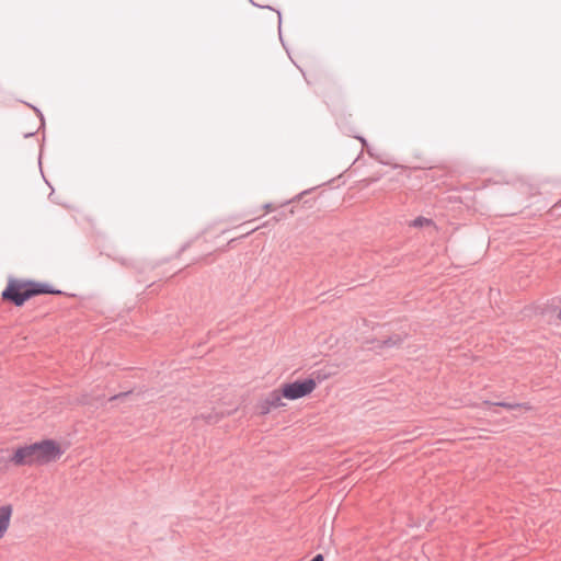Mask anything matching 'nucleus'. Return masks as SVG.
<instances>
[{"label":"nucleus","mask_w":561,"mask_h":561,"mask_svg":"<svg viewBox=\"0 0 561 561\" xmlns=\"http://www.w3.org/2000/svg\"><path fill=\"white\" fill-rule=\"evenodd\" d=\"M64 454L65 448L60 442L46 438L16 447L10 461L16 467L44 466L59 460Z\"/></svg>","instance_id":"nucleus-1"},{"label":"nucleus","mask_w":561,"mask_h":561,"mask_svg":"<svg viewBox=\"0 0 561 561\" xmlns=\"http://www.w3.org/2000/svg\"><path fill=\"white\" fill-rule=\"evenodd\" d=\"M59 290L50 289L45 284L31 280L10 278L1 297L3 300L12 301L15 306H22L27 299L41 294H59Z\"/></svg>","instance_id":"nucleus-2"},{"label":"nucleus","mask_w":561,"mask_h":561,"mask_svg":"<svg viewBox=\"0 0 561 561\" xmlns=\"http://www.w3.org/2000/svg\"><path fill=\"white\" fill-rule=\"evenodd\" d=\"M280 387L285 399L295 401L309 397L316 390L317 381L313 378L297 379L291 382H284Z\"/></svg>","instance_id":"nucleus-3"},{"label":"nucleus","mask_w":561,"mask_h":561,"mask_svg":"<svg viewBox=\"0 0 561 561\" xmlns=\"http://www.w3.org/2000/svg\"><path fill=\"white\" fill-rule=\"evenodd\" d=\"M13 513L14 508L11 503L0 505V541L7 537L11 528Z\"/></svg>","instance_id":"nucleus-4"},{"label":"nucleus","mask_w":561,"mask_h":561,"mask_svg":"<svg viewBox=\"0 0 561 561\" xmlns=\"http://www.w3.org/2000/svg\"><path fill=\"white\" fill-rule=\"evenodd\" d=\"M266 398L270 401V407H273L275 410L286 407V399L285 396H283V389L280 386L277 389L271 391Z\"/></svg>","instance_id":"nucleus-5"},{"label":"nucleus","mask_w":561,"mask_h":561,"mask_svg":"<svg viewBox=\"0 0 561 561\" xmlns=\"http://www.w3.org/2000/svg\"><path fill=\"white\" fill-rule=\"evenodd\" d=\"M485 404H491L490 402H485ZM493 405H497L504 408L506 410H525L529 411L531 408L527 403H510V402H496L492 403Z\"/></svg>","instance_id":"nucleus-6"},{"label":"nucleus","mask_w":561,"mask_h":561,"mask_svg":"<svg viewBox=\"0 0 561 561\" xmlns=\"http://www.w3.org/2000/svg\"><path fill=\"white\" fill-rule=\"evenodd\" d=\"M257 409L260 410L261 414H267L272 410H275L273 407H270V401L267 400L266 397L259 402Z\"/></svg>","instance_id":"nucleus-7"},{"label":"nucleus","mask_w":561,"mask_h":561,"mask_svg":"<svg viewBox=\"0 0 561 561\" xmlns=\"http://www.w3.org/2000/svg\"><path fill=\"white\" fill-rule=\"evenodd\" d=\"M433 221L432 219L425 218V217H417L413 220L414 227H428L432 226Z\"/></svg>","instance_id":"nucleus-8"},{"label":"nucleus","mask_w":561,"mask_h":561,"mask_svg":"<svg viewBox=\"0 0 561 561\" xmlns=\"http://www.w3.org/2000/svg\"><path fill=\"white\" fill-rule=\"evenodd\" d=\"M402 342V340L399 336L390 337L389 340L385 341V344L388 346H396L399 345Z\"/></svg>","instance_id":"nucleus-9"},{"label":"nucleus","mask_w":561,"mask_h":561,"mask_svg":"<svg viewBox=\"0 0 561 561\" xmlns=\"http://www.w3.org/2000/svg\"><path fill=\"white\" fill-rule=\"evenodd\" d=\"M264 210H265V213L267 214V213L273 211V210H274V207H273L271 204H266V205L264 206Z\"/></svg>","instance_id":"nucleus-10"},{"label":"nucleus","mask_w":561,"mask_h":561,"mask_svg":"<svg viewBox=\"0 0 561 561\" xmlns=\"http://www.w3.org/2000/svg\"><path fill=\"white\" fill-rule=\"evenodd\" d=\"M311 561H323V556L317 554Z\"/></svg>","instance_id":"nucleus-11"},{"label":"nucleus","mask_w":561,"mask_h":561,"mask_svg":"<svg viewBox=\"0 0 561 561\" xmlns=\"http://www.w3.org/2000/svg\"><path fill=\"white\" fill-rule=\"evenodd\" d=\"M557 319L561 322V308L559 309V311L557 313Z\"/></svg>","instance_id":"nucleus-12"}]
</instances>
